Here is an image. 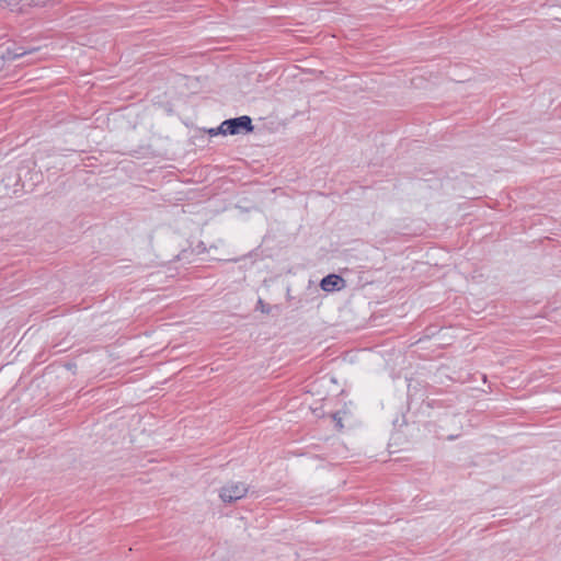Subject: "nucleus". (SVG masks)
Masks as SVG:
<instances>
[{"label": "nucleus", "mask_w": 561, "mask_h": 561, "mask_svg": "<svg viewBox=\"0 0 561 561\" xmlns=\"http://www.w3.org/2000/svg\"><path fill=\"white\" fill-rule=\"evenodd\" d=\"M207 134L209 136H217V135H222V136H226V133H225V127H224V124L221 123L218 127L216 128H209L207 130Z\"/></svg>", "instance_id": "nucleus-5"}, {"label": "nucleus", "mask_w": 561, "mask_h": 561, "mask_svg": "<svg viewBox=\"0 0 561 561\" xmlns=\"http://www.w3.org/2000/svg\"><path fill=\"white\" fill-rule=\"evenodd\" d=\"M191 252H195V253H197V254L205 253V252H206V245H205V243H204L203 241H199V242L197 243V245H196L194 249H192V251H191Z\"/></svg>", "instance_id": "nucleus-7"}, {"label": "nucleus", "mask_w": 561, "mask_h": 561, "mask_svg": "<svg viewBox=\"0 0 561 561\" xmlns=\"http://www.w3.org/2000/svg\"><path fill=\"white\" fill-rule=\"evenodd\" d=\"M256 309H260L263 313L271 312V307L266 305L261 298L257 300Z\"/></svg>", "instance_id": "nucleus-6"}, {"label": "nucleus", "mask_w": 561, "mask_h": 561, "mask_svg": "<svg viewBox=\"0 0 561 561\" xmlns=\"http://www.w3.org/2000/svg\"><path fill=\"white\" fill-rule=\"evenodd\" d=\"M249 491V486L243 482H228L219 490V497L225 503H232L243 499Z\"/></svg>", "instance_id": "nucleus-2"}, {"label": "nucleus", "mask_w": 561, "mask_h": 561, "mask_svg": "<svg viewBox=\"0 0 561 561\" xmlns=\"http://www.w3.org/2000/svg\"><path fill=\"white\" fill-rule=\"evenodd\" d=\"M345 280L336 274H329L321 279L320 287L322 290L332 293L341 290L344 287Z\"/></svg>", "instance_id": "nucleus-3"}, {"label": "nucleus", "mask_w": 561, "mask_h": 561, "mask_svg": "<svg viewBox=\"0 0 561 561\" xmlns=\"http://www.w3.org/2000/svg\"><path fill=\"white\" fill-rule=\"evenodd\" d=\"M31 51L32 50H26L15 44L13 46H8L4 50L0 48V55L3 57V62L15 60Z\"/></svg>", "instance_id": "nucleus-4"}, {"label": "nucleus", "mask_w": 561, "mask_h": 561, "mask_svg": "<svg viewBox=\"0 0 561 561\" xmlns=\"http://www.w3.org/2000/svg\"><path fill=\"white\" fill-rule=\"evenodd\" d=\"M225 127V133L227 135H239V134H250L254 130V125L252 123V118L248 115H242L233 118H228L222 122Z\"/></svg>", "instance_id": "nucleus-1"}, {"label": "nucleus", "mask_w": 561, "mask_h": 561, "mask_svg": "<svg viewBox=\"0 0 561 561\" xmlns=\"http://www.w3.org/2000/svg\"><path fill=\"white\" fill-rule=\"evenodd\" d=\"M188 249H183L181 253L178 255V260H186L187 259Z\"/></svg>", "instance_id": "nucleus-8"}, {"label": "nucleus", "mask_w": 561, "mask_h": 561, "mask_svg": "<svg viewBox=\"0 0 561 561\" xmlns=\"http://www.w3.org/2000/svg\"><path fill=\"white\" fill-rule=\"evenodd\" d=\"M333 419H334V421H336V425H337V426H340V427H342V426H343V425H342V419H341V417H337V414H334V415H333Z\"/></svg>", "instance_id": "nucleus-9"}]
</instances>
